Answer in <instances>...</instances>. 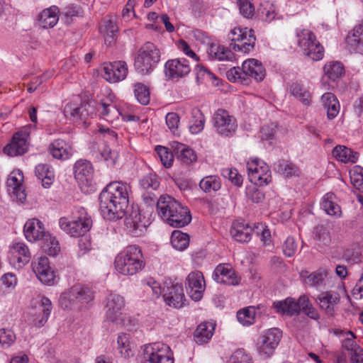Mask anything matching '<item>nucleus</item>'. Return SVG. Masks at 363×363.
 <instances>
[{"mask_svg":"<svg viewBox=\"0 0 363 363\" xmlns=\"http://www.w3.org/2000/svg\"><path fill=\"white\" fill-rule=\"evenodd\" d=\"M214 327L212 323H202L199 324L194 333V339L197 344L207 343L212 337Z\"/></svg>","mask_w":363,"mask_h":363,"instance_id":"nucleus-36","label":"nucleus"},{"mask_svg":"<svg viewBox=\"0 0 363 363\" xmlns=\"http://www.w3.org/2000/svg\"><path fill=\"white\" fill-rule=\"evenodd\" d=\"M222 175L228 179L235 185L240 186L242 184V177L238 174V170L233 168H225L222 169Z\"/></svg>","mask_w":363,"mask_h":363,"instance_id":"nucleus-60","label":"nucleus"},{"mask_svg":"<svg viewBox=\"0 0 363 363\" xmlns=\"http://www.w3.org/2000/svg\"><path fill=\"white\" fill-rule=\"evenodd\" d=\"M274 169L287 177L297 176L298 174V169L297 167L287 160L278 161L274 165Z\"/></svg>","mask_w":363,"mask_h":363,"instance_id":"nucleus-48","label":"nucleus"},{"mask_svg":"<svg viewBox=\"0 0 363 363\" xmlns=\"http://www.w3.org/2000/svg\"><path fill=\"white\" fill-rule=\"evenodd\" d=\"M59 14L60 9L56 6L43 9L37 18L39 26L44 29L53 28L59 21Z\"/></svg>","mask_w":363,"mask_h":363,"instance_id":"nucleus-28","label":"nucleus"},{"mask_svg":"<svg viewBox=\"0 0 363 363\" xmlns=\"http://www.w3.org/2000/svg\"><path fill=\"white\" fill-rule=\"evenodd\" d=\"M348 333L350 334V337H347L342 341V347L347 352L350 363H363V349L354 342V333Z\"/></svg>","mask_w":363,"mask_h":363,"instance_id":"nucleus-29","label":"nucleus"},{"mask_svg":"<svg viewBox=\"0 0 363 363\" xmlns=\"http://www.w3.org/2000/svg\"><path fill=\"white\" fill-rule=\"evenodd\" d=\"M158 214L174 228H182L191 220L190 211L174 198L160 196L157 202Z\"/></svg>","mask_w":363,"mask_h":363,"instance_id":"nucleus-2","label":"nucleus"},{"mask_svg":"<svg viewBox=\"0 0 363 363\" xmlns=\"http://www.w3.org/2000/svg\"><path fill=\"white\" fill-rule=\"evenodd\" d=\"M252 231V228L248 224L237 221L233 223L230 229V234L236 241L245 242L251 239Z\"/></svg>","mask_w":363,"mask_h":363,"instance_id":"nucleus-32","label":"nucleus"},{"mask_svg":"<svg viewBox=\"0 0 363 363\" xmlns=\"http://www.w3.org/2000/svg\"><path fill=\"white\" fill-rule=\"evenodd\" d=\"M125 306L123 296L111 294L108 296L106 304V320L115 325H121L123 322L122 309Z\"/></svg>","mask_w":363,"mask_h":363,"instance_id":"nucleus-15","label":"nucleus"},{"mask_svg":"<svg viewBox=\"0 0 363 363\" xmlns=\"http://www.w3.org/2000/svg\"><path fill=\"white\" fill-rule=\"evenodd\" d=\"M101 157L108 162V164L113 165L118 158V152L113 151L106 143L102 149L100 150Z\"/></svg>","mask_w":363,"mask_h":363,"instance_id":"nucleus-63","label":"nucleus"},{"mask_svg":"<svg viewBox=\"0 0 363 363\" xmlns=\"http://www.w3.org/2000/svg\"><path fill=\"white\" fill-rule=\"evenodd\" d=\"M125 225L128 231L135 237L141 236L147 229L149 222L142 216L140 211L136 209L125 218Z\"/></svg>","mask_w":363,"mask_h":363,"instance_id":"nucleus-21","label":"nucleus"},{"mask_svg":"<svg viewBox=\"0 0 363 363\" xmlns=\"http://www.w3.org/2000/svg\"><path fill=\"white\" fill-rule=\"evenodd\" d=\"M214 128L222 136L230 137L235 133L238 125L235 118L224 109H218L213 117Z\"/></svg>","mask_w":363,"mask_h":363,"instance_id":"nucleus-16","label":"nucleus"},{"mask_svg":"<svg viewBox=\"0 0 363 363\" xmlns=\"http://www.w3.org/2000/svg\"><path fill=\"white\" fill-rule=\"evenodd\" d=\"M273 306L276 311L281 315L293 316L298 314V308L296 300L293 298H287L284 301L274 302Z\"/></svg>","mask_w":363,"mask_h":363,"instance_id":"nucleus-38","label":"nucleus"},{"mask_svg":"<svg viewBox=\"0 0 363 363\" xmlns=\"http://www.w3.org/2000/svg\"><path fill=\"white\" fill-rule=\"evenodd\" d=\"M260 12L265 16L266 20L271 21L275 18V8L272 3L269 0L263 1L260 3Z\"/></svg>","mask_w":363,"mask_h":363,"instance_id":"nucleus-64","label":"nucleus"},{"mask_svg":"<svg viewBox=\"0 0 363 363\" xmlns=\"http://www.w3.org/2000/svg\"><path fill=\"white\" fill-rule=\"evenodd\" d=\"M240 13L245 18H251L255 13V7L252 0H238Z\"/></svg>","mask_w":363,"mask_h":363,"instance_id":"nucleus-61","label":"nucleus"},{"mask_svg":"<svg viewBox=\"0 0 363 363\" xmlns=\"http://www.w3.org/2000/svg\"><path fill=\"white\" fill-rule=\"evenodd\" d=\"M281 336V331L277 328L264 332L257 342L259 354L264 358L270 357L274 352Z\"/></svg>","mask_w":363,"mask_h":363,"instance_id":"nucleus-14","label":"nucleus"},{"mask_svg":"<svg viewBox=\"0 0 363 363\" xmlns=\"http://www.w3.org/2000/svg\"><path fill=\"white\" fill-rule=\"evenodd\" d=\"M74 174L79 185L89 186L93 177V168L90 162L80 160L74 166Z\"/></svg>","mask_w":363,"mask_h":363,"instance_id":"nucleus-27","label":"nucleus"},{"mask_svg":"<svg viewBox=\"0 0 363 363\" xmlns=\"http://www.w3.org/2000/svg\"><path fill=\"white\" fill-rule=\"evenodd\" d=\"M142 286L143 291L152 299L159 298L162 294L160 284L152 277L143 279L142 281Z\"/></svg>","mask_w":363,"mask_h":363,"instance_id":"nucleus-44","label":"nucleus"},{"mask_svg":"<svg viewBox=\"0 0 363 363\" xmlns=\"http://www.w3.org/2000/svg\"><path fill=\"white\" fill-rule=\"evenodd\" d=\"M101 115L107 121H113L118 119L121 113L114 104L101 103Z\"/></svg>","mask_w":363,"mask_h":363,"instance_id":"nucleus-51","label":"nucleus"},{"mask_svg":"<svg viewBox=\"0 0 363 363\" xmlns=\"http://www.w3.org/2000/svg\"><path fill=\"white\" fill-rule=\"evenodd\" d=\"M163 298L166 303L174 308L183 306L184 301V289L179 284H169L163 289Z\"/></svg>","mask_w":363,"mask_h":363,"instance_id":"nucleus-25","label":"nucleus"},{"mask_svg":"<svg viewBox=\"0 0 363 363\" xmlns=\"http://www.w3.org/2000/svg\"><path fill=\"white\" fill-rule=\"evenodd\" d=\"M228 363H252V359L243 350H238L230 356Z\"/></svg>","mask_w":363,"mask_h":363,"instance_id":"nucleus-62","label":"nucleus"},{"mask_svg":"<svg viewBox=\"0 0 363 363\" xmlns=\"http://www.w3.org/2000/svg\"><path fill=\"white\" fill-rule=\"evenodd\" d=\"M324 74L329 79L335 81L345 74V68L340 62H329L323 67Z\"/></svg>","mask_w":363,"mask_h":363,"instance_id":"nucleus-42","label":"nucleus"},{"mask_svg":"<svg viewBox=\"0 0 363 363\" xmlns=\"http://www.w3.org/2000/svg\"><path fill=\"white\" fill-rule=\"evenodd\" d=\"M59 224L61 229L72 237H79L91 229L92 220L85 210L82 208L76 219L69 220L67 218H62Z\"/></svg>","mask_w":363,"mask_h":363,"instance_id":"nucleus-9","label":"nucleus"},{"mask_svg":"<svg viewBox=\"0 0 363 363\" xmlns=\"http://www.w3.org/2000/svg\"><path fill=\"white\" fill-rule=\"evenodd\" d=\"M135 96L138 101L143 104L147 105L150 102V96L149 89L142 83H137L135 85Z\"/></svg>","mask_w":363,"mask_h":363,"instance_id":"nucleus-54","label":"nucleus"},{"mask_svg":"<svg viewBox=\"0 0 363 363\" xmlns=\"http://www.w3.org/2000/svg\"><path fill=\"white\" fill-rule=\"evenodd\" d=\"M207 52L211 59L220 61L232 60L234 57L230 50L215 43L209 45Z\"/></svg>","mask_w":363,"mask_h":363,"instance_id":"nucleus-40","label":"nucleus"},{"mask_svg":"<svg viewBox=\"0 0 363 363\" xmlns=\"http://www.w3.org/2000/svg\"><path fill=\"white\" fill-rule=\"evenodd\" d=\"M130 186L122 182H111L101 192L99 208L105 219L116 220L123 218L128 207Z\"/></svg>","mask_w":363,"mask_h":363,"instance_id":"nucleus-1","label":"nucleus"},{"mask_svg":"<svg viewBox=\"0 0 363 363\" xmlns=\"http://www.w3.org/2000/svg\"><path fill=\"white\" fill-rule=\"evenodd\" d=\"M296 38L298 45L305 56L314 61H319L323 58L324 48L312 31L308 29L297 30Z\"/></svg>","mask_w":363,"mask_h":363,"instance_id":"nucleus-8","label":"nucleus"},{"mask_svg":"<svg viewBox=\"0 0 363 363\" xmlns=\"http://www.w3.org/2000/svg\"><path fill=\"white\" fill-rule=\"evenodd\" d=\"M24 235L29 242L42 240V248L50 256H56L60 246L55 237L45 231L43 223L37 218L28 220L24 225Z\"/></svg>","mask_w":363,"mask_h":363,"instance_id":"nucleus-3","label":"nucleus"},{"mask_svg":"<svg viewBox=\"0 0 363 363\" xmlns=\"http://www.w3.org/2000/svg\"><path fill=\"white\" fill-rule=\"evenodd\" d=\"M82 12V9L79 6L74 4H69L65 7L62 11V20L65 23L69 25L73 22L74 18L81 16Z\"/></svg>","mask_w":363,"mask_h":363,"instance_id":"nucleus-52","label":"nucleus"},{"mask_svg":"<svg viewBox=\"0 0 363 363\" xmlns=\"http://www.w3.org/2000/svg\"><path fill=\"white\" fill-rule=\"evenodd\" d=\"M52 157L58 160H67L72 155V147L63 140H55L49 147Z\"/></svg>","mask_w":363,"mask_h":363,"instance_id":"nucleus-33","label":"nucleus"},{"mask_svg":"<svg viewBox=\"0 0 363 363\" xmlns=\"http://www.w3.org/2000/svg\"><path fill=\"white\" fill-rule=\"evenodd\" d=\"M96 102L93 100L84 101L80 105L68 103L64 108V114L73 122L82 121L86 124V120L96 114Z\"/></svg>","mask_w":363,"mask_h":363,"instance_id":"nucleus-11","label":"nucleus"},{"mask_svg":"<svg viewBox=\"0 0 363 363\" xmlns=\"http://www.w3.org/2000/svg\"><path fill=\"white\" fill-rule=\"evenodd\" d=\"M171 244L174 248L182 251L189 245V236L180 230H174L172 233Z\"/></svg>","mask_w":363,"mask_h":363,"instance_id":"nucleus-46","label":"nucleus"},{"mask_svg":"<svg viewBox=\"0 0 363 363\" xmlns=\"http://www.w3.org/2000/svg\"><path fill=\"white\" fill-rule=\"evenodd\" d=\"M100 31L104 35L105 43L111 46L116 40L118 27L111 19H104Z\"/></svg>","mask_w":363,"mask_h":363,"instance_id":"nucleus-41","label":"nucleus"},{"mask_svg":"<svg viewBox=\"0 0 363 363\" xmlns=\"http://www.w3.org/2000/svg\"><path fill=\"white\" fill-rule=\"evenodd\" d=\"M32 268L36 277L42 283L48 285H52L54 284L55 274L50 266L48 257H38L33 262Z\"/></svg>","mask_w":363,"mask_h":363,"instance_id":"nucleus-18","label":"nucleus"},{"mask_svg":"<svg viewBox=\"0 0 363 363\" xmlns=\"http://www.w3.org/2000/svg\"><path fill=\"white\" fill-rule=\"evenodd\" d=\"M35 175L41 181L45 188H48L52 184L54 173L48 164H39L35 167Z\"/></svg>","mask_w":363,"mask_h":363,"instance_id":"nucleus-43","label":"nucleus"},{"mask_svg":"<svg viewBox=\"0 0 363 363\" xmlns=\"http://www.w3.org/2000/svg\"><path fill=\"white\" fill-rule=\"evenodd\" d=\"M16 335L13 331L9 330H0V347L2 348L9 347L15 341Z\"/></svg>","mask_w":363,"mask_h":363,"instance_id":"nucleus-59","label":"nucleus"},{"mask_svg":"<svg viewBox=\"0 0 363 363\" xmlns=\"http://www.w3.org/2000/svg\"><path fill=\"white\" fill-rule=\"evenodd\" d=\"M308 272H302L301 277L303 279V281L306 284L315 286H319L323 284L324 281V278L326 276V273L325 271H318L313 273H311L309 275H307Z\"/></svg>","mask_w":363,"mask_h":363,"instance_id":"nucleus-50","label":"nucleus"},{"mask_svg":"<svg viewBox=\"0 0 363 363\" xmlns=\"http://www.w3.org/2000/svg\"><path fill=\"white\" fill-rule=\"evenodd\" d=\"M172 148L177 159L184 164H189L197 160L195 152L184 144L174 142Z\"/></svg>","mask_w":363,"mask_h":363,"instance_id":"nucleus-34","label":"nucleus"},{"mask_svg":"<svg viewBox=\"0 0 363 363\" xmlns=\"http://www.w3.org/2000/svg\"><path fill=\"white\" fill-rule=\"evenodd\" d=\"M226 74L230 81L247 83L251 77L256 82H261L265 77V69L260 62L252 58L244 61L241 67L230 69Z\"/></svg>","mask_w":363,"mask_h":363,"instance_id":"nucleus-5","label":"nucleus"},{"mask_svg":"<svg viewBox=\"0 0 363 363\" xmlns=\"http://www.w3.org/2000/svg\"><path fill=\"white\" fill-rule=\"evenodd\" d=\"M29 134L26 132L16 133L10 144L4 148V152L9 156L14 157L24 154L28 150L27 139Z\"/></svg>","mask_w":363,"mask_h":363,"instance_id":"nucleus-26","label":"nucleus"},{"mask_svg":"<svg viewBox=\"0 0 363 363\" xmlns=\"http://www.w3.org/2000/svg\"><path fill=\"white\" fill-rule=\"evenodd\" d=\"M291 94L301 101L304 105H309L311 101V96L308 90L299 83H293L290 88Z\"/></svg>","mask_w":363,"mask_h":363,"instance_id":"nucleus-47","label":"nucleus"},{"mask_svg":"<svg viewBox=\"0 0 363 363\" xmlns=\"http://www.w3.org/2000/svg\"><path fill=\"white\" fill-rule=\"evenodd\" d=\"M186 288L189 296L195 301H199L205 290V281L201 272L190 273L186 281Z\"/></svg>","mask_w":363,"mask_h":363,"instance_id":"nucleus-20","label":"nucleus"},{"mask_svg":"<svg viewBox=\"0 0 363 363\" xmlns=\"http://www.w3.org/2000/svg\"><path fill=\"white\" fill-rule=\"evenodd\" d=\"M23 180L22 172L20 170H14L10 173L6 182L9 194L11 198L20 202H23L26 199V194L22 186Z\"/></svg>","mask_w":363,"mask_h":363,"instance_id":"nucleus-19","label":"nucleus"},{"mask_svg":"<svg viewBox=\"0 0 363 363\" xmlns=\"http://www.w3.org/2000/svg\"><path fill=\"white\" fill-rule=\"evenodd\" d=\"M94 299L92 291L86 286L77 284L63 292L59 302L64 308H80Z\"/></svg>","mask_w":363,"mask_h":363,"instance_id":"nucleus-6","label":"nucleus"},{"mask_svg":"<svg viewBox=\"0 0 363 363\" xmlns=\"http://www.w3.org/2000/svg\"><path fill=\"white\" fill-rule=\"evenodd\" d=\"M250 181L256 186H265L272 182L269 166L259 159H253L247 163Z\"/></svg>","mask_w":363,"mask_h":363,"instance_id":"nucleus-12","label":"nucleus"},{"mask_svg":"<svg viewBox=\"0 0 363 363\" xmlns=\"http://www.w3.org/2000/svg\"><path fill=\"white\" fill-rule=\"evenodd\" d=\"M38 313L35 314L33 320L34 324L37 327L43 326L48 320L52 309L50 300L47 297H42L39 303Z\"/></svg>","mask_w":363,"mask_h":363,"instance_id":"nucleus-35","label":"nucleus"},{"mask_svg":"<svg viewBox=\"0 0 363 363\" xmlns=\"http://www.w3.org/2000/svg\"><path fill=\"white\" fill-rule=\"evenodd\" d=\"M255 313V310L250 308L240 310L237 313L238 320L243 325H250L254 323Z\"/></svg>","mask_w":363,"mask_h":363,"instance_id":"nucleus-57","label":"nucleus"},{"mask_svg":"<svg viewBox=\"0 0 363 363\" xmlns=\"http://www.w3.org/2000/svg\"><path fill=\"white\" fill-rule=\"evenodd\" d=\"M320 307L328 315H333L335 306L340 302V296L331 291L322 292L317 298Z\"/></svg>","mask_w":363,"mask_h":363,"instance_id":"nucleus-30","label":"nucleus"},{"mask_svg":"<svg viewBox=\"0 0 363 363\" xmlns=\"http://www.w3.org/2000/svg\"><path fill=\"white\" fill-rule=\"evenodd\" d=\"M114 264L118 273L133 276L144 269L145 262L140 247L130 245L116 257Z\"/></svg>","mask_w":363,"mask_h":363,"instance_id":"nucleus-4","label":"nucleus"},{"mask_svg":"<svg viewBox=\"0 0 363 363\" xmlns=\"http://www.w3.org/2000/svg\"><path fill=\"white\" fill-rule=\"evenodd\" d=\"M155 151L158 155L162 164L167 168L170 167L172 165L174 160V155L168 148L163 146H157Z\"/></svg>","mask_w":363,"mask_h":363,"instance_id":"nucleus-56","label":"nucleus"},{"mask_svg":"<svg viewBox=\"0 0 363 363\" xmlns=\"http://www.w3.org/2000/svg\"><path fill=\"white\" fill-rule=\"evenodd\" d=\"M9 253L13 260L18 263L19 267L25 265L29 262L30 253L27 245L23 242H16L11 245Z\"/></svg>","mask_w":363,"mask_h":363,"instance_id":"nucleus-31","label":"nucleus"},{"mask_svg":"<svg viewBox=\"0 0 363 363\" xmlns=\"http://www.w3.org/2000/svg\"><path fill=\"white\" fill-rule=\"evenodd\" d=\"M129 339V335L125 333L120 334L117 338L118 348L124 358L133 354Z\"/></svg>","mask_w":363,"mask_h":363,"instance_id":"nucleus-49","label":"nucleus"},{"mask_svg":"<svg viewBox=\"0 0 363 363\" xmlns=\"http://www.w3.org/2000/svg\"><path fill=\"white\" fill-rule=\"evenodd\" d=\"M104 78L110 82L123 80L128 74V66L125 62L118 61L106 64L104 67Z\"/></svg>","mask_w":363,"mask_h":363,"instance_id":"nucleus-24","label":"nucleus"},{"mask_svg":"<svg viewBox=\"0 0 363 363\" xmlns=\"http://www.w3.org/2000/svg\"><path fill=\"white\" fill-rule=\"evenodd\" d=\"M142 363H174L169 347L162 342H155L145 346Z\"/></svg>","mask_w":363,"mask_h":363,"instance_id":"nucleus-13","label":"nucleus"},{"mask_svg":"<svg viewBox=\"0 0 363 363\" xmlns=\"http://www.w3.org/2000/svg\"><path fill=\"white\" fill-rule=\"evenodd\" d=\"M191 71L189 61L185 58L169 60L164 65V73L169 79L185 77Z\"/></svg>","mask_w":363,"mask_h":363,"instance_id":"nucleus-17","label":"nucleus"},{"mask_svg":"<svg viewBox=\"0 0 363 363\" xmlns=\"http://www.w3.org/2000/svg\"><path fill=\"white\" fill-rule=\"evenodd\" d=\"M199 186L206 193L216 191L220 189V178L216 175H210L203 177L199 183Z\"/></svg>","mask_w":363,"mask_h":363,"instance_id":"nucleus-45","label":"nucleus"},{"mask_svg":"<svg viewBox=\"0 0 363 363\" xmlns=\"http://www.w3.org/2000/svg\"><path fill=\"white\" fill-rule=\"evenodd\" d=\"M228 38L232 41L230 45L232 49L245 53L253 50L256 41L254 30L247 28L232 29Z\"/></svg>","mask_w":363,"mask_h":363,"instance_id":"nucleus-10","label":"nucleus"},{"mask_svg":"<svg viewBox=\"0 0 363 363\" xmlns=\"http://www.w3.org/2000/svg\"><path fill=\"white\" fill-rule=\"evenodd\" d=\"M321 207L329 216L340 217L342 214L337 197L333 193H328L323 196Z\"/></svg>","mask_w":363,"mask_h":363,"instance_id":"nucleus-37","label":"nucleus"},{"mask_svg":"<svg viewBox=\"0 0 363 363\" xmlns=\"http://www.w3.org/2000/svg\"><path fill=\"white\" fill-rule=\"evenodd\" d=\"M140 187L145 191L142 196L147 204H151L157 199L154 191L160 186V182L157 177L153 174H148L144 176L140 181Z\"/></svg>","mask_w":363,"mask_h":363,"instance_id":"nucleus-23","label":"nucleus"},{"mask_svg":"<svg viewBox=\"0 0 363 363\" xmlns=\"http://www.w3.org/2000/svg\"><path fill=\"white\" fill-rule=\"evenodd\" d=\"M346 43L351 52H360L363 51V40L356 35H348Z\"/></svg>","mask_w":363,"mask_h":363,"instance_id":"nucleus-58","label":"nucleus"},{"mask_svg":"<svg viewBox=\"0 0 363 363\" xmlns=\"http://www.w3.org/2000/svg\"><path fill=\"white\" fill-rule=\"evenodd\" d=\"M160 61V51L153 43H145L138 52L135 67L143 74L150 73Z\"/></svg>","mask_w":363,"mask_h":363,"instance_id":"nucleus-7","label":"nucleus"},{"mask_svg":"<svg viewBox=\"0 0 363 363\" xmlns=\"http://www.w3.org/2000/svg\"><path fill=\"white\" fill-rule=\"evenodd\" d=\"M192 115L194 118H196V120L190 125L189 129L192 133L196 134L200 133L203 129L205 117L199 109L193 110Z\"/></svg>","mask_w":363,"mask_h":363,"instance_id":"nucleus-55","label":"nucleus"},{"mask_svg":"<svg viewBox=\"0 0 363 363\" xmlns=\"http://www.w3.org/2000/svg\"><path fill=\"white\" fill-rule=\"evenodd\" d=\"M350 180L352 185L358 190L363 191V168L354 166L350 172Z\"/></svg>","mask_w":363,"mask_h":363,"instance_id":"nucleus-53","label":"nucleus"},{"mask_svg":"<svg viewBox=\"0 0 363 363\" xmlns=\"http://www.w3.org/2000/svg\"><path fill=\"white\" fill-rule=\"evenodd\" d=\"M217 283L225 284L230 286L238 285L240 279L230 264H223L216 267L213 274Z\"/></svg>","mask_w":363,"mask_h":363,"instance_id":"nucleus-22","label":"nucleus"},{"mask_svg":"<svg viewBox=\"0 0 363 363\" xmlns=\"http://www.w3.org/2000/svg\"><path fill=\"white\" fill-rule=\"evenodd\" d=\"M333 156L339 161L347 163H355L358 160V153L343 145H337L333 150Z\"/></svg>","mask_w":363,"mask_h":363,"instance_id":"nucleus-39","label":"nucleus"}]
</instances>
